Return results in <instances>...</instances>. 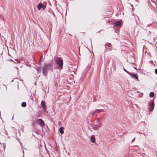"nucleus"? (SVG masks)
<instances>
[{
	"label": "nucleus",
	"instance_id": "nucleus-1",
	"mask_svg": "<svg viewBox=\"0 0 157 157\" xmlns=\"http://www.w3.org/2000/svg\"><path fill=\"white\" fill-rule=\"evenodd\" d=\"M55 61L58 67L59 68L62 69L63 66V61L59 57H57L55 60Z\"/></svg>",
	"mask_w": 157,
	"mask_h": 157
},
{
	"label": "nucleus",
	"instance_id": "nucleus-2",
	"mask_svg": "<svg viewBox=\"0 0 157 157\" xmlns=\"http://www.w3.org/2000/svg\"><path fill=\"white\" fill-rule=\"evenodd\" d=\"M52 67V65L50 64H47L45 65L44 67L43 70V73L45 76L47 74L48 71L50 70Z\"/></svg>",
	"mask_w": 157,
	"mask_h": 157
},
{
	"label": "nucleus",
	"instance_id": "nucleus-3",
	"mask_svg": "<svg viewBox=\"0 0 157 157\" xmlns=\"http://www.w3.org/2000/svg\"><path fill=\"white\" fill-rule=\"evenodd\" d=\"M46 6L42 3H40L37 6V9L40 10V9H42L43 10L45 9Z\"/></svg>",
	"mask_w": 157,
	"mask_h": 157
},
{
	"label": "nucleus",
	"instance_id": "nucleus-4",
	"mask_svg": "<svg viewBox=\"0 0 157 157\" xmlns=\"http://www.w3.org/2000/svg\"><path fill=\"white\" fill-rule=\"evenodd\" d=\"M149 106L150 109H149V111H151L153 110L154 108V103L153 102L151 101L149 104Z\"/></svg>",
	"mask_w": 157,
	"mask_h": 157
},
{
	"label": "nucleus",
	"instance_id": "nucleus-5",
	"mask_svg": "<svg viewBox=\"0 0 157 157\" xmlns=\"http://www.w3.org/2000/svg\"><path fill=\"white\" fill-rule=\"evenodd\" d=\"M130 77L135 79L137 81H139L138 77L136 76V74H133L132 73H130L129 74Z\"/></svg>",
	"mask_w": 157,
	"mask_h": 157
},
{
	"label": "nucleus",
	"instance_id": "nucleus-6",
	"mask_svg": "<svg viewBox=\"0 0 157 157\" xmlns=\"http://www.w3.org/2000/svg\"><path fill=\"white\" fill-rule=\"evenodd\" d=\"M37 122H39V123L40 126H43L44 125V121L41 119H38L37 120Z\"/></svg>",
	"mask_w": 157,
	"mask_h": 157
},
{
	"label": "nucleus",
	"instance_id": "nucleus-7",
	"mask_svg": "<svg viewBox=\"0 0 157 157\" xmlns=\"http://www.w3.org/2000/svg\"><path fill=\"white\" fill-rule=\"evenodd\" d=\"M102 110L101 109H97V110H96L94 111L92 113V114L94 116L99 113L102 112Z\"/></svg>",
	"mask_w": 157,
	"mask_h": 157
},
{
	"label": "nucleus",
	"instance_id": "nucleus-8",
	"mask_svg": "<svg viewBox=\"0 0 157 157\" xmlns=\"http://www.w3.org/2000/svg\"><path fill=\"white\" fill-rule=\"evenodd\" d=\"M95 126L100 128L101 126V123L98 120H96L95 122Z\"/></svg>",
	"mask_w": 157,
	"mask_h": 157
},
{
	"label": "nucleus",
	"instance_id": "nucleus-9",
	"mask_svg": "<svg viewBox=\"0 0 157 157\" xmlns=\"http://www.w3.org/2000/svg\"><path fill=\"white\" fill-rule=\"evenodd\" d=\"M45 103V101H42L41 103V105L44 110L45 109L46 107Z\"/></svg>",
	"mask_w": 157,
	"mask_h": 157
},
{
	"label": "nucleus",
	"instance_id": "nucleus-10",
	"mask_svg": "<svg viewBox=\"0 0 157 157\" xmlns=\"http://www.w3.org/2000/svg\"><path fill=\"white\" fill-rule=\"evenodd\" d=\"M121 25V23L119 21H117L115 22L113 24L114 26H120Z\"/></svg>",
	"mask_w": 157,
	"mask_h": 157
},
{
	"label": "nucleus",
	"instance_id": "nucleus-11",
	"mask_svg": "<svg viewBox=\"0 0 157 157\" xmlns=\"http://www.w3.org/2000/svg\"><path fill=\"white\" fill-rule=\"evenodd\" d=\"M90 141L93 143H94L95 141V139L94 138V135H92L90 137Z\"/></svg>",
	"mask_w": 157,
	"mask_h": 157
},
{
	"label": "nucleus",
	"instance_id": "nucleus-12",
	"mask_svg": "<svg viewBox=\"0 0 157 157\" xmlns=\"http://www.w3.org/2000/svg\"><path fill=\"white\" fill-rule=\"evenodd\" d=\"M63 127H61L59 128V132L61 134H63L64 133V131H63Z\"/></svg>",
	"mask_w": 157,
	"mask_h": 157
},
{
	"label": "nucleus",
	"instance_id": "nucleus-13",
	"mask_svg": "<svg viewBox=\"0 0 157 157\" xmlns=\"http://www.w3.org/2000/svg\"><path fill=\"white\" fill-rule=\"evenodd\" d=\"M99 128L98 126H93L92 127V128L94 130H97L99 129Z\"/></svg>",
	"mask_w": 157,
	"mask_h": 157
},
{
	"label": "nucleus",
	"instance_id": "nucleus-14",
	"mask_svg": "<svg viewBox=\"0 0 157 157\" xmlns=\"http://www.w3.org/2000/svg\"><path fill=\"white\" fill-rule=\"evenodd\" d=\"M154 95V93L153 92H151L149 94V97L152 98L153 97Z\"/></svg>",
	"mask_w": 157,
	"mask_h": 157
},
{
	"label": "nucleus",
	"instance_id": "nucleus-15",
	"mask_svg": "<svg viewBox=\"0 0 157 157\" xmlns=\"http://www.w3.org/2000/svg\"><path fill=\"white\" fill-rule=\"evenodd\" d=\"M26 105V102H22L21 104V105L23 107H25Z\"/></svg>",
	"mask_w": 157,
	"mask_h": 157
},
{
	"label": "nucleus",
	"instance_id": "nucleus-16",
	"mask_svg": "<svg viewBox=\"0 0 157 157\" xmlns=\"http://www.w3.org/2000/svg\"><path fill=\"white\" fill-rule=\"evenodd\" d=\"M124 71L125 72H126L127 73H128V74H129V73H130V72H128L127 70H125L124 68Z\"/></svg>",
	"mask_w": 157,
	"mask_h": 157
},
{
	"label": "nucleus",
	"instance_id": "nucleus-17",
	"mask_svg": "<svg viewBox=\"0 0 157 157\" xmlns=\"http://www.w3.org/2000/svg\"><path fill=\"white\" fill-rule=\"evenodd\" d=\"M2 146L3 147V149L4 150L5 149V147H6V145L4 144H3Z\"/></svg>",
	"mask_w": 157,
	"mask_h": 157
},
{
	"label": "nucleus",
	"instance_id": "nucleus-18",
	"mask_svg": "<svg viewBox=\"0 0 157 157\" xmlns=\"http://www.w3.org/2000/svg\"><path fill=\"white\" fill-rule=\"evenodd\" d=\"M155 72L156 75H157V68L155 69Z\"/></svg>",
	"mask_w": 157,
	"mask_h": 157
},
{
	"label": "nucleus",
	"instance_id": "nucleus-19",
	"mask_svg": "<svg viewBox=\"0 0 157 157\" xmlns=\"http://www.w3.org/2000/svg\"><path fill=\"white\" fill-rule=\"evenodd\" d=\"M151 24H148L147 25V26H146V27H149L151 25Z\"/></svg>",
	"mask_w": 157,
	"mask_h": 157
},
{
	"label": "nucleus",
	"instance_id": "nucleus-20",
	"mask_svg": "<svg viewBox=\"0 0 157 157\" xmlns=\"http://www.w3.org/2000/svg\"><path fill=\"white\" fill-rule=\"evenodd\" d=\"M135 138H133V139L132 140V141H134L135 140Z\"/></svg>",
	"mask_w": 157,
	"mask_h": 157
},
{
	"label": "nucleus",
	"instance_id": "nucleus-21",
	"mask_svg": "<svg viewBox=\"0 0 157 157\" xmlns=\"http://www.w3.org/2000/svg\"><path fill=\"white\" fill-rule=\"evenodd\" d=\"M37 72H39V70H37Z\"/></svg>",
	"mask_w": 157,
	"mask_h": 157
},
{
	"label": "nucleus",
	"instance_id": "nucleus-22",
	"mask_svg": "<svg viewBox=\"0 0 157 157\" xmlns=\"http://www.w3.org/2000/svg\"><path fill=\"white\" fill-rule=\"evenodd\" d=\"M23 154H24V151H23Z\"/></svg>",
	"mask_w": 157,
	"mask_h": 157
},
{
	"label": "nucleus",
	"instance_id": "nucleus-23",
	"mask_svg": "<svg viewBox=\"0 0 157 157\" xmlns=\"http://www.w3.org/2000/svg\"><path fill=\"white\" fill-rule=\"evenodd\" d=\"M134 68L135 69H136V67H134Z\"/></svg>",
	"mask_w": 157,
	"mask_h": 157
}]
</instances>
